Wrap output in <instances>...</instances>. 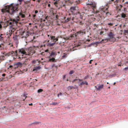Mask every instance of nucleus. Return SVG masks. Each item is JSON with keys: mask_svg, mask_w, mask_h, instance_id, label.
Here are the masks:
<instances>
[{"mask_svg": "<svg viewBox=\"0 0 128 128\" xmlns=\"http://www.w3.org/2000/svg\"><path fill=\"white\" fill-rule=\"evenodd\" d=\"M88 12H86V13L88 15V16H91L92 15V13H97L98 12H100L102 16L104 17L107 16L108 14H110V13L107 12L108 8H106L102 7L100 9V10L99 11L97 10L96 9V5L95 4H88Z\"/></svg>", "mask_w": 128, "mask_h": 128, "instance_id": "f257e3e1", "label": "nucleus"}, {"mask_svg": "<svg viewBox=\"0 0 128 128\" xmlns=\"http://www.w3.org/2000/svg\"><path fill=\"white\" fill-rule=\"evenodd\" d=\"M18 4H11L10 6H6L5 8L2 10L3 13L7 12L11 14H13L18 10Z\"/></svg>", "mask_w": 128, "mask_h": 128, "instance_id": "f03ea898", "label": "nucleus"}, {"mask_svg": "<svg viewBox=\"0 0 128 128\" xmlns=\"http://www.w3.org/2000/svg\"><path fill=\"white\" fill-rule=\"evenodd\" d=\"M78 10V6H72L70 8V11H71L72 14H76V16H79V18H82L84 14L85 13L86 14H87L86 13V10H85V11L84 12H82L81 13H80L79 12H76V11ZM87 12H88V11H86Z\"/></svg>", "mask_w": 128, "mask_h": 128, "instance_id": "7ed1b4c3", "label": "nucleus"}, {"mask_svg": "<svg viewBox=\"0 0 128 128\" xmlns=\"http://www.w3.org/2000/svg\"><path fill=\"white\" fill-rule=\"evenodd\" d=\"M27 48H23L19 49L18 50V58L20 59L24 58L26 56H27Z\"/></svg>", "mask_w": 128, "mask_h": 128, "instance_id": "20e7f679", "label": "nucleus"}, {"mask_svg": "<svg viewBox=\"0 0 128 128\" xmlns=\"http://www.w3.org/2000/svg\"><path fill=\"white\" fill-rule=\"evenodd\" d=\"M36 49L34 47H30L27 48V56H32L36 52Z\"/></svg>", "mask_w": 128, "mask_h": 128, "instance_id": "39448f33", "label": "nucleus"}, {"mask_svg": "<svg viewBox=\"0 0 128 128\" xmlns=\"http://www.w3.org/2000/svg\"><path fill=\"white\" fill-rule=\"evenodd\" d=\"M83 32L81 31L78 32L76 33L73 34L71 35L70 37H66L65 38H64V39L65 40H71L72 38L76 37L78 34L82 33L83 34Z\"/></svg>", "mask_w": 128, "mask_h": 128, "instance_id": "423d86ee", "label": "nucleus"}, {"mask_svg": "<svg viewBox=\"0 0 128 128\" xmlns=\"http://www.w3.org/2000/svg\"><path fill=\"white\" fill-rule=\"evenodd\" d=\"M48 36L49 37V38L54 43H55V44H58V42L57 41L58 40V38L59 37H57L56 38L54 36L50 35H48Z\"/></svg>", "mask_w": 128, "mask_h": 128, "instance_id": "0eeeda50", "label": "nucleus"}, {"mask_svg": "<svg viewBox=\"0 0 128 128\" xmlns=\"http://www.w3.org/2000/svg\"><path fill=\"white\" fill-rule=\"evenodd\" d=\"M17 54V51L16 50L15 52H14L12 51L9 52L8 53H7L6 55L8 56H12L14 55H16Z\"/></svg>", "mask_w": 128, "mask_h": 128, "instance_id": "6e6552de", "label": "nucleus"}, {"mask_svg": "<svg viewBox=\"0 0 128 128\" xmlns=\"http://www.w3.org/2000/svg\"><path fill=\"white\" fill-rule=\"evenodd\" d=\"M108 36L110 39L113 40V42H114L116 40V38L114 37V35L112 32H110L108 34Z\"/></svg>", "mask_w": 128, "mask_h": 128, "instance_id": "1a4fd4ad", "label": "nucleus"}, {"mask_svg": "<svg viewBox=\"0 0 128 128\" xmlns=\"http://www.w3.org/2000/svg\"><path fill=\"white\" fill-rule=\"evenodd\" d=\"M50 41V40H45L44 41V43L45 42H47L46 44V45L48 46H54V44H55V43H49V42Z\"/></svg>", "mask_w": 128, "mask_h": 128, "instance_id": "9d476101", "label": "nucleus"}, {"mask_svg": "<svg viewBox=\"0 0 128 128\" xmlns=\"http://www.w3.org/2000/svg\"><path fill=\"white\" fill-rule=\"evenodd\" d=\"M56 54L55 52H52L50 54V55L49 56L48 58H55Z\"/></svg>", "mask_w": 128, "mask_h": 128, "instance_id": "9b49d317", "label": "nucleus"}, {"mask_svg": "<svg viewBox=\"0 0 128 128\" xmlns=\"http://www.w3.org/2000/svg\"><path fill=\"white\" fill-rule=\"evenodd\" d=\"M103 86L104 85L102 84L101 85L98 86V87H97L96 86H95V87L96 88L97 90H100L103 88Z\"/></svg>", "mask_w": 128, "mask_h": 128, "instance_id": "f8f14e48", "label": "nucleus"}, {"mask_svg": "<svg viewBox=\"0 0 128 128\" xmlns=\"http://www.w3.org/2000/svg\"><path fill=\"white\" fill-rule=\"evenodd\" d=\"M41 68V67L40 66H36L33 68L32 71H37L40 70Z\"/></svg>", "mask_w": 128, "mask_h": 128, "instance_id": "ddd939ff", "label": "nucleus"}, {"mask_svg": "<svg viewBox=\"0 0 128 128\" xmlns=\"http://www.w3.org/2000/svg\"><path fill=\"white\" fill-rule=\"evenodd\" d=\"M25 13L24 12H23L22 11L19 13V16H21L22 18H24L25 17L24 14Z\"/></svg>", "mask_w": 128, "mask_h": 128, "instance_id": "4468645a", "label": "nucleus"}, {"mask_svg": "<svg viewBox=\"0 0 128 128\" xmlns=\"http://www.w3.org/2000/svg\"><path fill=\"white\" fill-rule=\"evenodd\" d=\"M85 84L86 85H87L88 84V82L86 81H85L84 82H82L80 83L79 84V86H82V85Z\"/></svg>", "mask_w": 128, "mask_h": 128, "instance_id": "2eb2a0df", "label": "nucleus"}, {"mask_svg": "<svg viewBox=\"0 0 128 128\" xmlns=\"http://www.w3.org/2000/svg\"><path fill=\"white\" fill-rule=\"evenodd\" d=\"M16 65L17 67H21L22 65V64L20 62H18L16 63Z\"/></svg>", "mask_w": 128, "mask_h": 128, "instance_id": "dca6fc26", "label": "nucleus"}, {"mask_svg": "<svg viewBox=\"0 0 128 128\" xmlns=\"http://www.w3.org/2000/svg\"><path fill=\"white\" fill-rule=\"evenodd\" d=\"M48 58L50 59L49 60V62H56V60H55L54 58Z\"/></svg>", "mask_w": 128, "mask_h": 128, "instance_id": "f3484780", "label": "nucleus"}, {"mask_svg": "<svg viewBox=\"0 0 128 128\" xmlns=\"http://www.w3.org/2000/svg\"><path fill=\"white\" fill-rule=\"evenodd\" d=\"M109 3H112V2L111 1L114 2H120V0H109Z\"/></svg>", "mask_w": 128, "mask_h": 128, "instance_id": "a211bd4d", "label": "nucleus"}, {"mask_svg": "<svg viewBox=\"0 0 128 128\" xmlns=\"http://www.w3.org/2000/svg\"><path fill=\"white\" fill-rule=\"evenodd\" d=\"M78 80L79 81H82V79H74V80H73L72 81V83H74V82L75 81H76V80Z\"/></svg>", "mask_w": 128, "mask_h": 128, "instance_id": "6ab92c4d", "label": "nucleus"}, {"mask_svg": "<svg viewBox=\"0 0 128 128\" xmlns=\"http://www.w3.org/2000/svg\"><path fill=\"white\" fill-rule=\"evenodd\" d=\"M38 61V59L36 60H34L32 61V63L33 64H35L36 63V62Z\"/></svg>", "mask_w": 128, "mask_h": 128, "instance_id": "aec40b11", "label": "nucleus"}, {"mask_svg": "<svg viewBox=\"0 0 128 128\" xmlns=\"http://www.w3.org/2000/svg\"><path fill=\"white\" fill-rule=\"evenodd\" d=\"M58 102H52L51 104L53 105H58Z\"/></svg>", "mask_w": 128, "mask_h": 128, "instance_id": "412c9836", "label": "nucleus"}, {"mask_svg": "<svg viewBox=\"0 0 128 128\" xmlns=\"http://www.w3.org/2000/svg\"><path fill=\"white\" fill-rule=\"evenodd\" d=\"M5 59V57L4 56H0V60H4Z\"/></svg>", "mask_w": 128, "mask_h": 128, "instance_id": "4be33fe9", "label": "nucleus"}, {"mask_svg": "<svg viewBox=\"0 0 128 128\" xmlns=\"http://www.w3.org/2000/svg\"><path fill=\"white\" fill-rule=\"evenodd\" d=\"M41 123V122H35L32 123V124H39V123Z\"/></svg>", "mask_w": 128, "mask_h": 128, "instance_id": "5701e85b", "label": "nucleus"}, {"mask_svg": "<svg viewBox=\"0 0 128 128\" xmlns=\"http://www.w3.org/2000/svg\"><path fill=\"white\" fill-rule=\"evenodd\" d=\"M121 17L122 18H125L126 16V14L124 13L121 14Z\"/></svg>", "mask_w": 128, "mask_h": 128, "instance_id": "b1692460", "label": "nucleus"}, {"mask_svg": "<svg viewBox=\"0 0 128 128\" xmlns=\"http://www.w3.org/2000/svg\"><path fill=\"white\" fill-rule=\"evenodd\" d=\"M58 4V2L57 1H56L55 2H54V5H55V6H56L58 7V5L57 4Z\"/></svg>", "mask_w": 128, "mask_h": 128, "instance_id": "393cba45", "label": "nucleus"}, {"mask_svg": "<svg viewBox=\"0 0 128 128\" xmlns=\"http://www.w3.org/2000/svg\"><path fill=\"white\" fill-rule=\"evenodd\" d=\"M52 68L55 67L56 69L57 68V66H56L55 64H54L52 65Z\"/></svg>", "mask_w": 128, "mask_h": 128, "instance_id": "a878e982", "label": "nucleus"}, {"mask_svg": "<svg viewBox=\"0 0 128 128\" xmlns=\"http://www.w3.org/2000/svg\"><path fill=\"white\" fill-rule=\"evenodd\" d=\"M43 91V90L41 89H39L38 90V93H40V92H41Z\"/></svg>", "mask_w": 128, "mask_h": 128, "instance_id": "bb28decb", "label": "nucleus"}, {"mask_svg": "<svg viewBox=\"0 0 128 128\" xmlns=\"http://www.w3.org/2000/svg\"><path fill=\"white\" fill-rule=\"evenodd\" d=\"M25 6H29V4L27 2H25Z\"/></svg>", "mask_w": 128, "mask_h": 128, "instance_id": "cd10ccee", "label": "nucleus"}, {"mask_svg": "<svg viewBox=\"0 0 128 128\" xmlns=\"http://www.w3.org/2000/svg\"><path fill=\"white\" fill-rule=\"evenodd\" d=\"M74 70H71L69 72V74H72L74 73Z\"/></svg>", "mask_w": 128, "mask_h": 128, "instance_id": "c85d7f7f", "label": "nucleus"}, {"mask_svg": "<svg viewBox=\"0 0 128 128\" xmlns=\"http://www.w3.org/2000/svg\"><path fill=\"white\" fill-rule=\"evenodd\" d=\"M108 25L110 26H112L113 25V24L111 22L108 23Z\"/></svg>", "mask_w": 128, "mask_h": 128, "instance_id": "c756f323", "label": "nucleus"}, {"mask_svg": "<svg viewBox=\"0 0 128 128\" xmlns=\"http://www.w3.org/2000/svg\"><path fill=\"white\" fill-rule=\"evenodd\" d=\"M73 88V87L72 86H68V89H71L72 88Z\"/></svg>", "mask_w": 128, "mask_h": 128, "instance_id": "7c9ffc66", "label": "nucleus"}, {"mask_svg": "<svg viewBox=\"0 0 128 128\" xmlns=\"http://www.w3.org/2000/svg\"><path fill=\"white\" fill-rule=\"evenodd\" d=\"M26 94H24L23 95V96L24 97H25V99H24V100H23V101H24L25 100V99H26V98L27 97V96H26Z\"/></svg>", "mask_w": 128, "mask_h": 128, "instance_id": "2f4dec72", "label": "nucleus"}, {"mask_svg": "<svg viewBox=\"0 0 128 128\" xmlns=\"http://www.w3.org/2000/svg\"><path fill=\"white\" fill-rule=\"evenodd\" d=\"M62 95V93L61 92H60L58 94V96L59 97L60 96H61Z\"/></svg>", "mask_w": 128, "mask_h": 128, "instance_id": "473e14b6", "label": "nucleus"}, {"mask_svg": "<svg viewBox=\"0 0 128 128\" xmlns=\"http://www.w3.org/2000/svg\"><path fill=\"white\" fill-rule=\"evenodd\" d=\"M46 46V44H42V45H41V47H42L43 46H44V47H45Z\"/></svg>", "mask_w": 128, "mask_h": 128, "instance_id": "72a5a7b5", "label": "nucleus"}, {"mask_svg": "<svg viewBox=\"0 0 128 128\" xmlns=\"http://www.w3.org/2000/svg\"><path fill=\"white\" fill-rule=\"evenodd\" d=\"M45 54V52H42L41 53V54L42 55H44Z\"/></svg>", "mask_w": 128, "mask_h": 128, "instance_id": "f704fd0d", "label": "nucleus"}, {"mask_svg": "<svg viewBox=\"0 0 128 128\" xmlns=\"http://www.w3.org/2000/svg\"><path fill=\"white\" fill-rule=\"evenodd\" d=\"M70 18H67V20H66V22H68V21H69L70 20Z\"/></svg>", "mask_w": 128, "mask_h": 128, "instance_id": "c9c22d12", "label": "nucleus"}, {"mask_svg": "<svg viewBox=\"0 0 128 128\" xmlns=\"http://www.w3.org/2000/svg\"><path fill=\"white\" fill-rule=\"evenodd\" d=\"M17 37V36H15L14 37V40H16Z\"/></svg>", "mask_w": 128, "mask_h": 128, "instance_id": "e433bc0d", "label": "nucleus"}, {"mask_svg": "<svg viewBox=\"0 0 128 128\" xmlns=\"http://www.w3.org/2000/svg\"><path fill=\"white\" fill-rule=\"evenodd\" d=\"M88 78V76H87L84 77V80Z\"/></svg>", "mask_w": 128, "mask_h": 128, "instance_id": "4c0bfd02", "label": "nucleus"}, {"mask_svg": "<svg viewBox=\"0 0 128 128\" xmlns=\"http://www.w3.org/2000/svg\"><path fill=\"white\" fill-rule=\"evenodd\" d=\"M79 24L80 25H82L84 24V23L82 21H80L79 22Z\"/></svg>", "mask_w": 128, "mask_h": 128, "instance_id": "58836bf2", "label": "nucleus"}, {"mask_svg": "<svg viewBox=\"0 0 128 128\" xmlns=\"http://www.w3.org/2000/svg\"><path fill=\"white\" fill-rule=\"evenodd\" d=\"M125 33H128V30H124Z\"/></svg>", "mask_w": 128, "mask_h": 128, "instance_id": "ea45409f", "label": "nucleus"}, {"mask_svg": "<svg viewBox=\"0 0 128 128\" xmlns=\"http://www.w3.org/2000/svg\"><path fill=\"white\" fill-rule=\"evenodd\" d=\"M124 69L125 70H128V67L126 68H124Z\"/></svg>", "mask_w": 128, "mask_h": 128, "instance_id": "a19ab883", "label": "nucleus"}, {"mask_svg": "<svg viewBox=\"0 0 128 128\" xmlns=\"http://www.w3.org/2000/svg\"><path fill=\"white\" fill-rule=\"evenodd\" d=\"M104 33V32L103 31H101L100 32V34L101 35L102 34Z\"/></svg>", "mask_w": 128, "mask_h": 128, "instance_id": "79ce46f5", "label": "nucleus"}, {"mask_svg": "<svg viewBox=\"0 0 128 128\" xmlns=\"http://www.w3.org/2000/svg\"><path fill=\"white\" fill-rule=\"evenodd\" d=\"M49 51V50L48 49H47V50H45L44 51V52H48Z\"/></svg>", "mask_w": 128, "mask_h": 128, "instance_id": "37998d69", "label": "nucleus"}, {"mask_svg": "<svg viewBox=\"0 0 128 128\" xmlns=\"http://www.w3.org/2000/svg\"><path fill=\"white\" fill-rule=\"evenodd\" d=\"M38 12V11L37 10H36L35 11V14H36Z\"/></svg>", "mask_w": 128, "mask_h": 128, "instance_id": "c03bdc74", "label": "nucleus"}, {"mask_svg": "<svg viewBox=\"0 0 128 128\" xmlns=\"http://www.w3.org/2000/svg\"><path fill=\"white\" fill-rule=\"evenodd\" d=\"M24 0H18V1L20 2H21Z\"/></svg>", "mask_w": 128, "mask_h": 128, "instance_id": "a18cd8bd", "label": "nucleus"}, {"mask_svg": "<svg viewBox=\"0 0 128 128\" xmlns=\"http://www.w3.org/2000/svg\"><path fill=\"white\" fill-rule=\"evenodd\" d=\"M28 60V59H26L25 60V62H27Z\"/></svg>", "mask_w": 128, "mask_h": 128, "instance_id": "49530a36", "label": "nucleus"}, {"mask_svg": "<svg viewBox=\"0 0 128 128\" xmlns=\"http://www.w3.org/2000/svg\"><path fill=\"white\" fill-rule=\"evenodd\" d=\"M6 75V74H2V76H5Z\"/></svg>", "mask_w": 128, "mask_h": 128, "instance_id": "de8ad7c7", "label": "nucleus"}, {"mask_svg": "<svg viewBox=\"0 0 128 128\" xmlns=\"http://www.w3.org/2000/svg\"><path fill=\"white\" fill-rule=\"evenodd\" d=\"M33 105V104L32 103H31L30 104H29V106H32Z\"/></svg>", "mask_w": 128, "mask_h": 128, "instance_id": "09e8293b", "label": "nucleus"}, {"mask_svg": "<svg viewBox=\"0 0 128 128\" xmlns=\"http://www.w3.org/2000/svg\"><path fill=\"white\" fill-rule=\"evenodd\" d=\"M92 60H90V61L89 63H90V64H91V63H92V62H92Z\"/></svg>", "mask_w": 128, "mask_h": 128, "instance_id": "8fccbe9b", "label": "nucleus"}, {"mask_svg": "<svg viewBox=\"0 0 128 128\" xmlns=\"http://www.w3.org/2000/svg\"><path fill=\"white\" fill-rule=\"evenodd\" d=\"M48 6L49 7H50V4H48Z\"/></svg>", "mask_w": 128, "mask_h": 128, "instance_id": "3c124183", "label": "nucleus"}, {"mask_svg": "<svg viewBox=\"0 0 128 128\" xmlns=\"http://www.w3.org/2000/svg\"><path fill=\"white\" fill-rule=\"evenodd\" d=\"M33 16L34 18L36 16V15L35 14H33L32 15Z\"/></svg>", "mask_w": 128, "mask_h": 128, "instance_id": "603ef678", "label": "nucleus"}, {"mask_svg": "<svg viewBox=\"0 0 128 128\" xmlns=\"http://www.w3.org/2000/svg\"><path fill=\"white\" fill-rule=\"evenodd\" d=\"M65 77H66V75H64V76L63 79H64V78H65Z\"/></svg>", "mask_w": 128, "mask_h": 128, "instance_id": "864d4df0", "label": "nucleus"}, {"mask_svg": "<svg viewBox=\"0 0 128 128\" xmlns=\"http://www.w3.org/2000/svg\"><path fill=\"white\" fill-rule=\"evenodd\" d=\"M12 65H10V66H9V67L10 68H12Z\"/></svg>", "mask_w": 128, "mask_h": 128, "instance_id": "5fc2aeb1", "label": "nucleus"}, {"mask_svg": "<svg viewBox=\"0 0 128 128\" xmlns=\"http://www.w3.org/2000/svg\"><path fill=\"white\" fill-rule=\"evenodd\" d=\"M14 29H13L12 30H11V31L12 32H14Z\"/></svg>", "mask_w": 128, "mask_h": 128, "instance_id": "6e6d98bb", "label": "nucleus"}, {"mask_svg": "<svg viewBox=\"0 0 128 128\" xmlns=\"http://www.w3.org/2000/svg\"><path fill=\"white\" fill-rule=\"evenodd\" d=\"M77 2H78L77 3L78 4V3H80V1L79 0H78V1Z\"/></svg>", "mask_w": 128, "mask_h": 128, "instance_id": "4d7b16f0", "label": "nucleus"}, {"mask_svg": "<svg viewBox=\"0 0 128 128\" xmlns=\"http://www.w3.org/2000/svg\"><path fill=\"white\" fill-rule=\"evenodd\" d=\"M2 27V25L1 24H0V28H1Z\"/></svg>", "mask_w": 128, "mask_h": 128, "instance_id": "13d9d810", "label": "nucleus"}, {"mask_svg": "<svg viewBox=\"0 0 128 128\" xmlns=\"http://www.w3.org/2000/svg\"><path fill=\"white\" fill-rule=\"evenodd\" d=\"M38 2H40V0H38Z\"/></svg>", "mask_w": 128, "mask_h": 128, "instance_id": "bf43d9fd", "label": "nucleus"}, {"mask_svg": "<svg viewBox=\"0 0 128 128\" xmlns=\"http://www.w3.org/2000/svg\"><path fill=\"white\" fill-rule=\"evenodd\" d=\"M13 21H15V22H16V20H15V19H13Z\"/></svg>", "mask_w": 128, "mask_h": 128, "instance_id": "052dcab7", "label": "nucleus"}, {"mask_svg": "<svg viewBox=\"0 0 128 128\" xmlns=\"http://www.w3.org/2000/svg\"><path fill=\"white\" fill-rule=\"evenodd\" d=\"M99 74V73H97L96 74V75Z\"/></svg>", "mask_w": 128, "mask_h": 128, "instance_id": "680f3d73", "label": "nucleus"}, {"mask_svg": "<svg viewBox=\"0 0 128 128\" xmlns=\"http://www.w3.org/2000/svg\"><path fill=\"white\" fill-rule=\"evenodd\" d=\"M2 80V79L1 78L0 79V81Z\"/></svg>", "mask_w": 128, "mask_h": 128, "instance_id": "e2e57ef3", "label": "nucleus"}, {"mask_svg": "<svg viewBox=\"0 0 128 128\" xmlns=\"http://www.w3.org/2000/svg\"><path fill=\"white\" fill-rule=\"evenodd\" d=\"M65 56H64V55H63V56H62L63 57H65Z\"/></svg>", "mask_w": 128, "mask_h": 128, "instance_id": "0e129e2a", "label": "nucleus"}, {"mask_svg": "<svg viewBox=\"0 0 128 128\" xmlns=\"http://www.w3.org/2000/svg\"><path fill=\"white\" fill-rule=\"evenodd\" d=\"M66 80H67V81H68V79H67Z\"/></svg>", "mask_w": 128, "mask_h": 128, "instance_id": "69168bd1", "label": "nucleus"}, {"mask_svg": "<svg viewBox=\"0 0 128 128\" xmlns=\"http://www.w3.org/2000/svg\"><path fill=\"white\" fill-rule=\"evenodd\" d=\"M116 84V83L115 82H114V85L115 84Z\"/></svg>", "mask_w": 128, "mask_h": 128, "instance_id": "338daca9", "label": "nucleus"}, {"mask_svg": "<svg viewBox=\"0 0 128 128\" xmlns=\"http://www.w3.org/2000/svg\"><path fill=\"white\" fill-rule=\"evenodd\" d=\"M108 88H110V86H109L108 87Z\"/></svg>", "mask_w": 128, "mask_h": 128, "instance_id": "774afa93", "label": "nucleus"}]
</instances>
